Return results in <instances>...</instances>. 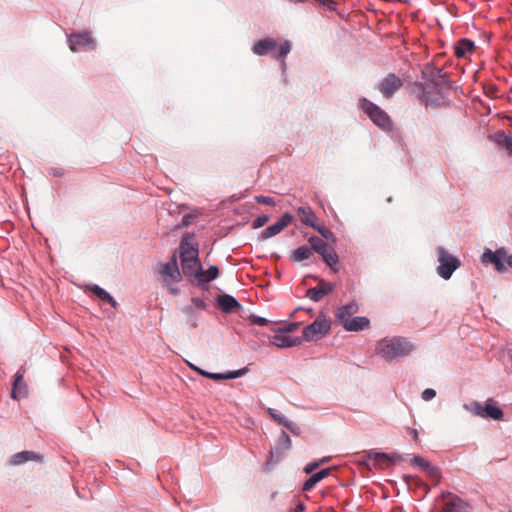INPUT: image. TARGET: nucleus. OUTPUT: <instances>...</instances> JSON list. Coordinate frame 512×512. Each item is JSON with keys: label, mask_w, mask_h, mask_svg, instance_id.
I'll list each match as a JSON object with an SVG mask.
<instances>
[{"label": "nucleus", "mask_w": 512, "mask_h": 512, "mask_svg": "<svg viewBox=\"0 0 512 512\" xmlns=\"http://www.w3.org/2000/svg\"><path fill=\"white\" fill-rule=\"evenodd\" d=\"M402 80L394 73L386 75L379 83L378 90L384 98H391L402 87Z\"/></svg>", "instance_id": "8"}, {"label": "nucleus", "mask_w": 512, "mask_h": 512, "mask_svg": "<svg viewBox=\"0 0 512 512\" xmlns=\"http://www.w3.org/2000/svg\"><path fill=\"white\" fill-rule=\"evenodd\" d=\"M437 256L440 265L437 268L438 274L443 279H449L453 272L460 266V261L449 254L444 248L437 249Z\"/></svg>", "instance_id": "6"}, {"label": "nucleus", "mask_w": 512, "mask_h": 512, "mask_svg": "<svg viewBox=\"0 0 512 512\" xmlns=\"http://www.w3.org/2000/svg\"><path fill=\"white\" fill-rule=\"evenodd\" d=\"M321 6L327 7L329 10H335L336 3L333 0H314Z\"/></svg>", "instance_id": "41"}, {"label": "nucleus", "mask_w": 512, "mask_h": 512, "mask_svg": "<svg viewBox=\"0 0 512 512\" xmlns=\"http://www.w3.org/2000/svg\"><path fill=\"white\" fill-rule=\"evenodd\" d=\"M359 310V306L356 302L352 301L346 305L341 306L336 312V319L341 325L347 320L352 318L351 316L356 314Z\"/></svg>", "instance_id": "19"}, {"label": "nucleus", "mask_w": 512, "mask_h": 512, "mask_svg": "<svg viewBox=\"0 0 512 512\" xmlns=\"http://www.w3.org/2000/svg\"><path fill=\"white\" fill-rule=\"evenodd\" d=\"M505 260L506 251L503 248L498 249L495 252L490 249H486L482 255L483 263H492L495 266V269L501 273L506 271V266L504 264Z\"/></svg>", "instance_id": "9"}, {"label": "nucleus", "mask_w": 512, "mask_h": 512, "mask_svg": "<svg viewBox=\"0 0 512 512\" xmlns=\"http://www.w3.org/2000/svg\"><path fill=\"white\" fill-rule=\"evenodd\" d=\"M506 263L512 268V255L507 256L506 255Z\"/></svg>", "instance_id": "49"}, {"label": "nucleus", "mask_w": 512, "mask_h": 512, "mask_svg": "<svg viewBox=\"0 0 512 512\" xmlns=\"http://www.w3.org/2000/svg\"><path fill=\"white\" fill-rule=\"evenodd\" d=\"M191 302L193 306L184 308V312L187 314L192 313L193 308L204 309L206 307L205 302L200 298H192Z\"/></svg>", "instance_id": "34"}, {"label": "nucleus", "mask_w": 512, "mask_h": 512, "mask_svg": "<svg viewBox=\"0 0 512 512\" xmlns=\"http://www.w3.org/2000/svg\"><path fill=\"white\" fill-rule=\"evenodd\" d=\"M198 259V249L195 248L187 239H183L180 244L181 263Z\"/></svg>", "instance_id": "20"}, {"label": "nucleus", "mask_w": 512, "mask_h": 512, "mask_svg": "<svg viewBox=\"0 0 512 512\" xmlns=\"http://www.w3.org/2000/svg\"><path fill=\"white\" fill-rule=\"evenodd\" d=\"M299 324L298 323H291L289 325H286L282 328H279V330L283 331L285 334L290 333L298 329Z\"/></svg>", "instance_id": "44"}, {"label": "nucleus", "mask_w": 512, "mask_h": 512, "mask_svg": "<svg viewBox=\"0 0 512 512\" xmlns=\"http://www.w3.org/2000/svg\"><path fill=\"white\" fill-rule=\"evenodd\" d=\"M320 465H321V462H318V461L313 462V463H309V464H307V465L305 466V468H304V472H305L306 474H310V473H312L315 469H317Z\"/></svg>", "instance_id": "43"}, {"label": "nucleus", "mask_w": 512, "mask_h": 512, "mask_svg": "<svg viewBox=\"0 0 512 512\" xmlns=\"http://www.w3.org/2000/svg\"><path fill=\"white\" fill-rule=\"evenodd\" d=\"M246 372H247V368L239 369L236 371H230L227 373H211V372H207L205 370H199L200 375H202L206 378L212 379L214 381L235 379V378L243 376Z\"/></svg>", "instance_id": "17"}, {"label": "nucleus", "mask_w": 512, "mask_h": 512, "mask_svg": "<svg viewBox=\"0 0 512 512\" xmlns=\"http://www.w3.org/2000/svg\"><path fill=\"white\" fill-rule=\"evenodd\" d=\"M309 243L311 245L310 248L312 249V252L315 251L320 255L329 248V245L326 242L315 236L309 238Z\"/></svg>", "instance_id": "30"}, {"label": "nucleus", "mask_w": 512, "mask_h": 512, "mask_svg": "<svg viewBox=\"0 0 512 512\" xmlns=\"http://www.w3.org/2000/svg\"><path fill=\"white\" fill-rule=\"evenodd\" d=\"M325 239L327 240H330L332 239L333 241H335V237H334V234L331 230H329L328 228H326L325 226H317L316 225V228H315Z\"/></svg>", "instance_id": "36"}, {"label": "nucleus", "mask_w": 512, "mask_h": 512, "mask_svg": "<svg viewBox=\"0 0 512 512\" xmlns=\"http://www.w3.org/2000/svg\"><path fill=\"white\" fill-rule=\"evenodd\" d=\"M441 512H466V505L459 497L449 495Z\"/></svg>", "instance_id": "23"}, {"label": "nucleus", "mask_w": 512, "mask_h": 512, "mask_svg": "<svg viewBox=\"0 0 512 512\" xmlns=\"http://www.w3.org/2000/svg\"><path fill=\"white\" fill-rule=\"evenodd\" d=\"M496 141L512 155V136H508L505 133H499Z\"/></svg>", "instance_id": "32"}, {"label": "nucleus", "mask_w": 512, "mask_h": 512, "mask_svg": "<svg viewBox=\"0 0 512 512\" xmlns=\"http://www.w3.org/2000/svg\"><path fill=\"white\" fill-rule=\"evenodd\" d=\"M333 290L334 284L321 279L316 287L310 288L307 291V297L315 302H318L324 296L330 294Z\"/></svg>", "instance_id": "13"}, {"label": "nucleus", "mask_w": 512, "mask_h": 512, "mask_svg": "<svg viewBox=\"0 0 512 512\" xmlns=\"http://www.w3.org/2000/svg\"><path fill=\"white\" fill-rule=\"evenodd\" d=\"M91 290L95 295H97L98 298L110 303L113 307H116L117 303L114 300V298L103 288H101L97 285H94Z\"/></svg>", "instance_id": "31"}, {"label": "nucleus", "mask_w": 512, "mask_h": 512, "mask_svg": "<svg viewBox=\"0 0 512 512\" xmlns=\"http://www.w3.org/2000/svg\"><path fill=\"white\" fill-rule=\"evenodd\" d=\"M293 216L289 213H285L282 217L273 225L267 227L261 233L262 239L271 238L277 234H279L282 230H284L289 224L292 223Z\"/></svg>", "instance_id": "11"}, {"label": "nucleus", "mask_w": 512, "mask_h": 512, "mask_svg": "<svg viewBox=\"0 0 512 512\" xmlns=\"http://www.w3.org/2000/svg\"><path fill=\"white\" fill-rule=\"evenodd\" d=\"M276 495H277V492H274V493L272 494V498L276 497Z\"/></svg>", "instance_id": "52"}, {"label": "nucleus", "mask_w": 512, "mask_h": 512, "mask_svg": "<svg viewBox=\"0 0 512 512\" xmlns=\"http://www.w3.org/2000/svg\"><path fill=\"white\" fill-rule=\"evenodd\" d=\"M426 475L435 481V483H438L441 477L440 470L436 466H433L432 464H429L424 470Z\"/></svg>", "instance_id": "33"}, {"label": "nucleus", "mask_w": 512, "mask_h": 512, "mask_svg": "<svg viewBox=\"0 0 512 512\" xmlns=\"http://www.w3.org/2000/svg\"><path fill=\"white\" fill-rule=\"evenodd\" d=\"M411 463L420 467L422 470H424L430 464L427 460L420 456H414L411 460Z\"/></svg>", "instance_id": "37"}, {"label": "nucleus", "mask_w": 512, "mask_h": 512, "mask_svg": "<svg viewBox=\"0 0 512 512\" xmlns=\"http://www.w3.org/2000/svg\"><path fill=\"white\" fill-rule=\"evenodd\" d=\"M267 412L271 416V418L280 425H284L285 421L287 420L286 417L277 413V411L273 408H268Z\"/></svg>", "instance_id": "35"}, {"label": "nucleus", "mask_w": 512, "mask_h": 512, "mask_svg": "<svg viewBox=\"0 0 512 512\" xmlns=\"http://www.w3.org/2000/svg\"><path fill=\"white\" fill-rule=\"evenodd\" d=\"M414 349L413 344L403 337L384 338L376 346V353L386 360L404 357Z\"/></svg>", "instance_id": "1"}, {"label": "nucleus", "mask_w": 512, "mask_h": 512, "mask_svg": "<svg viewBox=\"0 0 512 512\" xmlns=\"http://www.w3.org/2000/svg\"><path fill=\"white\" fill-rule=\"evenodd\" d=\"M369 459L372 460L374 465L379 469H386L391 465L392 462H394L393 456L378 452L369 453Z\"/></svg>", "instance_id": "24"}, {"label": "nucleus", "mask_w": 512, "mask_h": 512, "mask_svg": "<svg viewBox=\"0 0 512 512\" xmlns=\"http://www.w3.org/2000/svg\"><path fill=\"white\" fill-rule=\"evenodd\" d=\"M282 438L284 440V443L286 444V448H290L291 446V439L290 437L288 436V434L286 432H283L282 433Z\"/></svg>", "instance_id": "46"}, {"label": "nucleus", "mask_w": 512, "mask_h": 512, "mask_svg": "<svg viewBox=\"0 0 512 512\" xmlns=\"http://www.w3.org/2000/svg\"><path fill=\"white\" fill-rule=\"evenodd\" d=\"M304 510H305V505H304L303 503H301V502H300V503H298V504L295 506V508H294L293 512H304Z\"/></svg>", "instance_id": "47"}, {"label": "nucleus", "mask_w": 512, "mask_h": 512, "mask_svg": "<svg viewBox=\"0 0 512 512\" xmlns=\"http://www.w3.org/2000/svg\"><path fill=\"white\" fill-rule=\"evenodd\" d=\"M360 106L377 126H379L382 129L391 128L392 122L390 120V117L379 106H377L376 104H374L373 102L369 101L366 98H362L360 100Z\"/></svg>", "instance_id": "3"}, {"label": "nucleus", "mask_w": 512, "mask_h": 512, "mask_svg": "<svg viewBox=\"0 0 512 512\" xmlns=\"http://www.w3.org/2000/svg\"><path fill=\"white\" fill-rule=\"evenodd\" d=\"M312 256V249L308 246H300L291 253L294 262H301Z\"/></svg>", "instance_id": "29"}, {"label": "nucleus", "mask_w": 512, "mask_h": 512, "mask_svg": "<svg viewBox=\"0 0 512 512\" xmlns=\"http://www.w3.org/2000/svg\"><path fill=\"white\" fill-rule=\"evenodd\" d=\"M218 306L225 313H231L241 307L240 303L231 295H220L217 299Z\"/></svg>", "instance_id": "22"}, {"label": "nucleus", "mask_w": 512, "mask_h": 512, "mask_svg": "<svg viewBox=\"0 0 512 512\" xmlns=\"http://www.w3.org/2000/svg\"><path fill=\"white\" fill-rule=\"evenodd\" d=\"M411 434H412L413 438L416 440V439H417V437H418L417 430L412 429V430H411Z\"/></svg>", "instance_id": "50"}, {"label": "nucleus", "mask_w": 512, "mask_h": 512, "mask_svg": "<svg viewBox=\"0 0 512 512\" xmlns=\"http://www.w3.org/2000/svg\"><path fill=\"white\" fill-rule=\"evenodd\" d=\"M271 343L278 348L294 347L301 344V339L298 337H291L281 330H277L271 338Z\"/></svg>", "instance_id": "14"}, {"label": "nucleus", "mask_w": 512, "mask_h": 512, "mask_svg": "<svg viewBox=\"0 0 512 512\" xmlns=\"http://www.w3.org/2000/svg\"><path fill=\"white\" fill-rule=\"evenodd\" d=\"M182 273L191 282L197 283L202 269L199 259L189 260L181 263Z\"/></svg>", "instance_id": "15"}, {"label": "nucleus", "mask_w": 512, "mask_h": 512, "mask_svg": "<svg viewBox=\"0 0 512 512\" xmlns=\"http://www.w3.org/2000/svg\"><path fill=\"white\" fill-rule=\"evenodd\" d=\"M277 43L275 40L266 38L256 42L252 48L253 52L257 55H265L269 52L273 53L276 59L284 58L291 50V45L288 41H285L278 50Z\"/></svg>", "instance_id": "2"}, {"label": "nucleus", "mask_w": 512, "mask_h": 512, "mask_svg": "<svg viewBox=\"0 0 512 512\" xmlns=\"http://www.w3.org/2000/svg\"><path fill=\"white\" fill-rule=\"evenodd\" d=\"M330 321L324 317H318L313 323L303 329V337L307 341L322 338L330 330Z\"/></svg>", "instance_id": "7"}, {"label": "nucleus", "mask_w": 512, "mask_h": 512, "mask_svg": "<svg viewBox=\"0 0 512 512\" xmlns=\"http://www.w3.org/2000/svg\"><path fill=\"white\" fill-rule=\"evenodd\" d=\"M253 323L257 324V325H260V326H264V325H267L268 323V320L263 318V317H259V316H255L253 317Z\"/></svg>", "instance_id": "45"}, {"label": "nucleus", "mask_w": 512, "mask_h": 512, "mask_svg": "<svg viewBox=\"0 0 512 512\" xmlns=\"http://www.w3.org/2000/svg\"><path fill=\"white\" fill-rule=\"evenodd\" d=\"M187 364H188V366H189L191 369H193L194 371H196V372H198V373H199V370H202L201 368L197 367L196 365H194V364H192V363H190V362H188V361H187Z\"/></svg>", "instance_id": "48"}, {"label": "nucleus", "mask_w": 512, "mask_h": 512, "mask_svg": "<svg viewBox=\"0 0 512 512\" xmlns=\"http://www.w3.org/2000/svg\"><path fill=\"white\" fill-rule=\"evenodd\" d=\"M331 470H332L331 468H325V469H322V470L318 471L317 473L313 474L303 484V490L304 491L311 490L318 482H320L321 480L326 478L330 474Z\"/></svg>", "instance_id": "26"}, {"label": "nucleus", "mask_w": 512, "mask_h": 512, "mask_svg": "<svg viewBox=\"0 0 512 512\" xmlns=\"http://www.w3.org/2000/svg\"><path fill=\"white\" fill-rule=\"evenodd\" d=\"M475 43L469 39H461L454 45V54L458 58H468L475 51Z\"/></svg>", "instance_id": "18"}, {"label": "nucleus", "mask_w": 512, "mask_h": 512, "mask_svg": "<svg viewBox=\"0 0 512 512\" xmlns=\"http://www.w3.org/2000/svg\"><path fill=\"white\" fill-rule=\"evenodd\" d=\"M218 275H219V269L215 265L211 266L206 271H203L201 269L197 284L208 283V282L216 279L218 277Z\"/></svg>", "instance_id": "28"}, {"label": "nucleus", "mask_w": 512, "mask_h": 512, "mask_svg": "<svg viewBox=\"0 0 512 512\" xmlns=\"http://www.w3.org/2000/svg\"><path fill=\"white\" fill-rule=\"evenodd\" d=\"M435 395H436L435 390H433L431 388H427L422 392V399L425 401H429V400L433 399L435 397Z\"/></svg>", "instance_id": "42"}, {"label": "nucleus", "mask_w": 512, "mask_h": 512, "mask_svg": "<svg viewBox=\"0 0 512 512\" xmlns=\"http://www.w3.org/2000/svg\"><path fill=\"white\" fill-rule=\"evenodd\" d=\"M255 199L260 204H265V205H274L275 204V201L272 197L256 196Z\"/></svg>", "instance_id": "40"}, {"label": "nucleus", "mask_w": 512, "mask_h": 512, "mask_svg": "<svg viewBox=\"0 0 512 512\" xmlns=\"http://www.w3.org/2000/svg\"><path fill=\"white\" fill-rule=\"evenodd\" d=\"M43 460V456L35 453L33 451H22L14 454L11 458L9 463L12 466L21 465L28 461H35V462H41Z\"/></svg>", "instance_id": "16"}, {"label": "nucleus", "mask_w": 512, "mask_h": 512, "mask_svg": "<svg viewBox=\"0 0 512 512\" xmlns=\"http://www.w3.org/2000/svg\"><path fill=\"white\" fill-rule=\"evenodd\" d=\"M464 408L469 409L472 413L482 418L501 420L504 416L503 411L495 405L493 399H488L485 405L479 402H473L470 407L464 405Z\"/></svg>", "instance_id": "5"}, {"label": "nucleus", "mask_w": 512, "mask_h": 512, "mask_svg": "<svg viewBox=\"0 0 512 512\" xmlns=\"http://www.w3.org/2000/svg\"><path fill=\"white\" fill-rule=\"evenodd\" d=\"M69 46L73 52H77L82 48L94 49L95 41L89 32L72 34L69 37Z\"/></svg>", "instance_id": "10"}, {"label": "nucleus", "mask_w": 512, "mask_h": 512, "mask_svg": "<svg viewBox=\"0 0 512 512\" xmlns=\"http://www.w3.org/2000/svg\"><path fill=\"white\" fill-rule=\"evenodd\" d=\"M25 370L20 369L15 374V379L12 385L11 396L13 399L18 400L24 398L28 394V388L24 381Z\"/></svg>", "instance_id": "12"}, {"label": "nucleus", "mask_w": 512, "mask_h": 512, "mask_svg": "<svg viewBox=\"0 0 512 512\" xmlns=\"http://www.w3.org/2000/svg\"><path fill=\"white\" fill-rule=\"evenodd\" d=\"M283 426L286 427L294 435H299L300 434L299 426L296 423L292 422V421L286 420Z\"/></svg>", "instance_id": "38"}, {"label": "nucleus", "mask_w": 512, "mask_h": 512, "mask_svg": "<svg viewBox=\"0 0 512 512\" xmlns=\"http://www.w3.org/2000/svg\"><path fill=\"white\" fill-rule=\"evenodd\" d=\"M346 331H362L370 326V320L366 317L350 318L342 325Z\"/></svg>", "instance_id": "21"}, {"label": "nucleus", "mask_w": 512, "mask_h": 512, "mask_svg": "<svg viewBox=\"0 0 512 512\" xmlns=\"http://www.w3.org/2000/svg\"><path fill=\"white\" fill-rule=\"evenodd\" d=\"M468 512V511H467Z\"/></svg>", "instance_id": "53"}, {"label": "nucleus", "mask_w": 512, "mask_h": 512, "mask_svg": "<svg viewBox=\"0 0 512 512\" xmlns=\"http://www.w3.org/2000/svg\"><path fill=\"white\" fill-rule=\"evenodd\" d=\"M324 262L334 271L337 272L338 255L334 248L330 247L321 255Z\"/></svg>", "instance_id": "27"}, {"label": "nucleus", "mask_w": 512, "mask_h": 512, "mask_svg": "<svg viewBox=\"0 0 512 512\" xmlns=\"http://www.w3.org/2000/svg\"><path fill=\"white\" fill-rule=\"evenodd\" d=\"M159 273L163 279V282L169 286V291L172 294H177L178 290L172 287V284L179 282L182 276L181 272L179 271L175 255L172 256L169 262L160 265Z\"/></svg>", "instance_id": "4"}, {"label": "nucleus", "mask_w": 512, "mask_h": 512, "mask_svg": "<svg viewBox=\"0 0 512 512\" xmlns=\"http://www.w3.org/2000/svg\"><path fill=\"white\" fill-rule=\"evenodd\" d=\"M268 221H269L268 216H266V215L258 216L253 221V228H260V227L264 226Z\"/></svg>", "instance_id": "39"}, {"label": "nucleus", "mask_w": 512, "mask_h": 512, "mask_svg": "<svg viewBox=\"0 0 512 512\" xmlns=\"http://www.w3.org/2000/svg\"><path fill=\"white\" fill-rule=\"evenodd\" d=\"M297 213L303 224L316 228L317 217L310 207H299Z\"/></svg>", "instance_id": "25"}, {"label": "nucleus", "mask_w": 512, "mask_h": 512, "mask_svg": "<svg viewBox=\"0 0 512 512\" xmlns=\"http://www.w3.org/2000/svg\"><path fill=\"white\" fill-rule=\"evenodd\" d=\"M328 461V458H323L322 460H320L319 462H321V464L325 463Z\"/></svg>", "instance_id": "51"}]
</instances>
